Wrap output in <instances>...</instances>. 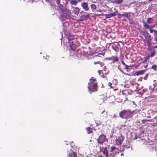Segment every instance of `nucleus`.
I'll return each instance as SVG.
<instances>
[{"instance_id": "c85d7f7f", "label": "nucleus", "mask_w": 157, "mask_h": 157, "mask_svg": "<svg viewBox=\"0 0 157 157\" xmlns=\"http://www.w3.org/2000/svg\"><path fill=\"white\" fill-rule=\"evenodd\" d=\"M149 30H150V33H153V32H154V31H155V30H154V29H152L151 28H150V29H149Z\"/></svg>"}, {"instance_id": "a19ab883", "label": "nucleus", "mask_w": 157, "mask_h": 157, "mask_svg": "<svg viewBox=\"0 0 157 157\" xmlns=\"http://www.w3.org/2000/svg\"><path fill=\"white\" fill-rule=\"evenodd\" d=\"M153 48H154V49H155V48H157V46L154 47Z\"/></svg>"}, {"instance_id": "13d9d810", "label": "nucleus", "mask_w": 157, "mask_h": 157, "mask_svg": "<svg viewBox=\"0 0 157 157\" xmlns=\"http://www.w3.org/2000/svg\"><path fill=\"white\" fill-rule=\"evenodd\" d=\"M131 149L132 150V147H131Z\"/></svg>"}, {"instance_id": "37998d69", "label": "nucleus", "mask_w": 157, "mask_h": 157, "mask_svg": "<svg viewBox=\"0 0 157 157\" xmlns=\"http://www.w3.org/2000/svg\"><path fill=\"white\" fill-rule=\"evenodd\" d=\"M105 68H106V67L105 66L104 69L105 71Z\"/></svg>"}, {"instance_id": "6ab92c4d", "label": "nucleus", "mask_w": 157, "mask_h": 157, "mask_svg": "<svg viewBox=\"0 0 157 157\" xmlns=\"http://www.w3.org/2000/svg\"><path fill=\"white\" fill-rule=\"evenodd\" d=\"M153 19L151 18H149L147 20V22L149 24H150L153 22Z\"/></svg>"}, {"instance_id": "4c0bfd02", "label": "nucleus", "mask_w": 157, "mask_h": 157, "mask_svg": "<svg viewBox=\"0 0 157 157\" xmlns=\"http://www.w3.org/2000/svg\"><path fill=\"white\" fill-rule=\"evenodd\" d=\"M101 77H102L103 78H104L105 77L104 75H101Z\"/></svg>"}, {"instance_id": "4d7b16f0", "label": "nucleus", "mask_w": 157, "mask_h": 157, "mask_svg": "<svg viewBox=\"0 0 157 157\" xmlns=\"http://www.w3.org/2000/svg\"><path fill=\"white\" fill-rule=\"evenodd\" d=\"M100 66H101V67H102V66L101 65Z\"/></svg>"}, {"instance_id": "2eb2a0df", "label": "nucleus", "mask_w": 157, "mask_h": 157, "mask_svg": "<svg viewBox=\"0 0 157 157\" xmlns=\"http://www.w3.org/2000/svg\"><path fill=\"white\" fill-rule=\"evenodd\" d=\"M112 47L113 49L114 47H116L117 48H118L119 46H120L119 43L117 42L112 43Z\"/></svg>"}, {"instance_id": "f704fd0d", "label": "nucleus", "mask_w": 157, "mask_h": 157, "mask_svg": "<svg viewBox=\"0 0 157 157\" xmlns=\"http://www.w3.org/2000/svg\"><path fill=\"white\" fill-rule=\"evenodd\" d=\"M98 63V62H94V63L95 64H97V63Z\"/></svg>"}, {"instance_id": "b1692460", "label": "nucleus", "mask_w": 157, "mask_h": 157, "mask_svg": "<svg viewBox=\"0 0 157 157\" xmlns=\"http://www.w3.org/2000/svg\"><path fill=\"white\" fill-rule=\"evenodd\" d=\"M113 60L115 62H117L118 60V57H115L114 58Z\"/></svg>"}, {"instance_id": "09e8293b", "label": "nucleus", "mask_w": 157, "mask_h": 157, "mask_svg": "<svg viewBox=\"0 0 157 157\" xmlns=\"http://www.w3.org/2000/svg\"><path fill=\"white\" fill-rule=\"evenodd\" d=\"M114 62H115V61H114V60H113V61L112 63H114Z\"/></svg>"}, {"instance_id": "aec40b11", "label": "nucleus", "mask_w": 157, "mask_h": 157, "mask_svg": "<svg viewBox=\"0 0 157 157\" xmlns=\"http://www.w3.org/2000/svg\"><path fill=\"white\" fill-rule=\"evenodd\" d=\"M86 130L88 134H90L92 133V129L90 127H87L86 128Z\"/></svg>"}, {"instance_id": "603ef678", "label": "nucleus", "mask_w": 157, "mask_h": 157, "mask_svg": "<svg viewBox=\"0 0 157 157\" xmlns=\"http://www.w3.org/2000/svg\"><path fill=\"white\" fill-rule=\"evenodd\" d=\"M133 3H132H132H130V5H131V4H133Z\"/></svg>"}, {"instance_id": "c756f323", "label": "nucleus", "mask_w": 157, "mask_h": 157, "mask_svg": "<svg viewBox=\"0 0 157 157\" xmlns=\"http://www.w3.org/2000/svg\"><path fill=\"white\" fill-rule=\"evenodd\" d=\"M122 63L125 65L126 66V67H125V68H127V67H128V66L126 65V64H125V63H124V61H122Z\"/></svg>"}, {"instance_id": "393cba45", "label": "nucleus", "mask_w": 157, "mask_h": 157, "mask_svg": "<svg viewBox=\"0 0 157 157\" xmlns=\"http://www.w3.org/2000/svg\"><path fill=\"white\" fill-rule=\"evenodd\" d=\"M147 44L148 46L151 45V40H147Z\"/></svg>"}, {"instance_id": "ea45409f", "label": "nucleus", "mask_w": 157, "mask_h": 157, "mask_svg": "<svg viewBox=\"0 0 157 157\" xmlns=\"http://www.w3.org/2000/svg\"><path fill=\"white\" fill-rule=\"evenodd\" d=\"M132 103L133 105H136V104L134 101H132Z\"/></svg>"}, {"instance_id": "bb28decb", "label": "nucleus", "mask_w": 157, "mask_h": 157, "mask_svg": "<svg viewBox=\"0 0 157 157\" xmlns=\"http://www.w3.org/2000/svg\"><path fill=\"white\" fill-rule=\"evenodd\" d=\"M89 17V14H87L86 15H82V17H84V18H85L88 17Z\"/></svg>"}, {"instance_id": "f3484780", "label": "nucleus", "mask_w": 157, "mask_h": 157, "mask_svg": "<svg viewBox=\"0 0 157 157\" xmlns=\"http://www.w3.org/2000/svg\"><path fill=\"white\" fill-rule=\"evenodd\" d=\"M144 73V71H140L137 72L136 73V75L137 76H139L140 75H143Z\"/></svg>"}, {"instance_id": "79ce46f5", "label": "nucleus", "mask_w": 157, "mask_h": 157, "mask_svg": "<svg viewBox=\"0 0 157 157\" xmlns=\"http://www.w3.org/2000/svg\"><path fill=\"white\" fill-rule=\"evenodd\" d=\"M98 157H103V156L101 155H99Z\"/></svg>"}, {"instance_id": "412c9836", "label": "nucleus", "mask_w": 157, "mask_h": 157, "mask_svg": "<svg viewBox=\"0 0 157 157\" xmlns=\"http://www.w3.org/2000/svg\"><path fill=\"white\" fill-rule=\"evenodd\" d=\"M90 7L92 10H96L97 8L96 6L94 4H92L91 5Z\"/></svg>"}, {"instance_id": "72a5a7b5", "label": "nucleus", "mask_w": 157, "mask_h": 157, "mask_svg": "<svg viewBox=\"0 0 157 157\" xmlns=\"http://www.w3.org/2000/svg\"><path fill=\"white\" fill-rule=\"evenodd\" d=\"M154 33L155 34L157 35V30H155V31H154Z\"/></svg>"}, {"instance_id": "c9c22d12", "label": "nucleus", "mask_w": 157, "mask_h": 157, "mask_svg": "<svg viewBox=\"0 0 157 157\" xmlns=\"http://www.w3.org/2000/svg\"><path fill=\"white\" fill-rule=\"evenodd\" d=\"M29 1H31V3H32L33 2V0H29Z\"/></svg>"}, {"instance_id": "4468645a", "label": "nucleus", "mask_w": 157, "mask_h": 157, "mask_svg": "<svg viewBox=\"0 0 157 157\" xmlns=\"http://www.w3.org/2000/svg\"><path fill=\"white\" fill-rule=\"evenodd\" d=\"M70 4L71 5L76 6L78 4V2L75 0H71L70 2Z\"/></svg>"}, {"instance_id": "7c9ffc66", "label": "nucleus", "mask_w": 157, "mask_h": 157, "mask_svg": "<svg viewBox=\"0 0 157 157\" xmlns=\"http://www.w3.org/2000/svg\"><path fill=\"white\" fill-rule=\"evenodd\" d=\"M60 0H56V3L58 5H59L60 4Z\"/></svg>"}, {"instance_id": "8fccbe9b", "label": "nucleus", "mask_w": 157, "mask_h": 157, "mask_svg": "<svg viewBox=\"0 0 157 157\" xmlns=\"http://www.w3.org/2000/svg\"><path fill=\"white\" fill-rule=\"evenodd\" d=\"M118 69H119L120 70V69H120V68H119V67H118Z\"/></svg>"}, {"instance_id": "0eeeda50", "label": "nucleus", "mask_w": 157, "mask_h": 157, "mask_svg": "<svg viewBox=\"0 0 157 157\" xmlns=\"http://www.w3.org/2000/svg\"><path fill=\"white\" fill-rule=\"evenodd\" d=\"M81 6L85 11H88L89 10L88 4L86 2H83L82 3Z\"/></svg>"}, {"instance_id": "9d476101", "label": "nucleus", "mask_w": 157, "mask_h": 157, "mask_svg": "<svg viewBox=\"0 0 157 157\" xmlns=\"http://www.w3.org/2000/svg\"><path fill=\"white\" fill-rule=\"evenodd\" d=\"M143 36L147 40H151V36L147 31H144L143 32Z\"/></svg>"}, {"instance_id": "473e14b6", "label": "nucleus", "mask_w": 157, "mask_h": 157, "mask_svg": "<svg viewBox=\"0 0 157 157\" xmlns=\"http://www.w3.org/2000/svg\"><path fill=\"white\" fill-rule=\"evenodd\" d=\"M155 40L157 42V36H155Z\"/></svg>"}, {"instance_id": "58836bf2", "label": "nucleus", "mask_w": 157, "mask_h": 157, "mask_svg": "<svg viewBox=\"0 0 157 157\" xmlns=\"http://www.w3.org/2000/svg\"><path fill=\"white\" fill-rule=\"evenodd\" d=\"M156 25V24H155V25H153L152 26L153 27V28L155 27V26Z\"/></svg>"}, {"instance_id": "864d4df0", "label": "nucleus", "mask_w": 157, "mask_h": 157, "mask_svg": "<svg viewBox=\"0 0 157 157\" xmlns=\"http://www.w3.org/2000/svg\"><path fill=\"white\" fill-rule=\"evenodd\" d=\"M117 90V89H116L114 90V91H115V90Z\"/></svg>"}, {"instance_id": "9b49d317", "label": "nucleus", "mask_w": 157, "mask_h": 157, "mask_svg": "<svg viewBox=\"0 0 157 157\" xmlns=\"http://www.w3.org/2000/svg\"><path fill=\"white\" fill-rule=\"evenodd\" d=\"M79 11L80 10L77 7H73L72 12L76 15L78 16Z\"/></svg>"}, {"instance_id": "4be33fe9", "label": "nucleus", "mask_w": 157, "mask_h": 157, "mask_svg": "<svg viewBox=\"0 0 157 157\" xmlns=\"http://www.w3.org/2000/svg\"><path fill=\"white\" fill-rule=\"evenodd\" d=\"M128 19L129 20V22L131 25H133L135 24V23L133 21V20L130 18L129 17L128 18Z\"/></svg>"}, {"instance_id": "5fc2aeb1", "label": "nucleus", "mask_w": 157, "mask_h": 157, "mask_svg": "<svg viewBox=\"0 0 157 157\" xmlns=\"http://www.w3.org/2000/svg\"><path fill=\"white\" fill-rule=\"evenodd\" d=\"M91 141H92L91 140H90V142H91Z\"/></svg>"}, {"instance_id": "2f4dec72", "label": "nucleus", "mask_w": 157, "mask_h": 157, "mask_svg": "<svg viewBox=\"0 0 157 157\" xmlns=\"http://www.w3.org/2000/svg\"><path fill=\"white\" fill-rule=\"evenodd\" d=\"M117 117V116L115 115L114 114L112 118H116Z\"/></svg>"}, {"instance_id": "f257e3e1", "label": "nucleus", "mask_w": 157, "mask_h": 157, "mask_svg": "<svg viewBox=\"0 0 157 157\" xmlns=\"http://www.w3.org/2000/svg\"><path fill=\"white\" fill-rule=\"evenodd\" d=\"M96 80L94 79L91 78L90 79V82L88 83V90L90 94L92 92L97 91L98 86L97 83L95 82Z\"/></svg>"}, {"instance_id": "a878e982", "label": "nucleus", "mask_w": 157, "mask_h": 157, "mask_svg": "<svg viewBox=\"0 0 157 157\" xmlns=\"http://www.w3.org/2000/svg\"><path fill=\"white\" fill-rule=\"evenodd\" d=\"M123 0H117L116 2L117 3L119 4L121 3L122 2Z\"/></svg>"}, {"instance_id": "de8ad7c7", "label": "nucleus", "mask_w": 157, "mask_h": 157, "mask_svg": "<svg viewBox=\"0 0 157 157\" xmlns=\"http://www.w3.org/2000/svg\"><path fill=\"white\" fill-rule=\"evenodd\" d=\"M100 71H98V72L99 73V75H100Z\"/></svg>"}, {"instance_id": "20e7f679", "label": "nucleus", "mask_w": 157, "mask_h": 157, "mask_svg": "<svg viewBox=\"0 0 157 157\" xmlns=\"http://www.w3.org/2000/svg\"><path fill=\"white\" fill-rule=\"evenodd\" d=\"M119 116L122 118H125L127 119L128 117H131V111L129 110L122 111L120 112Z\"/></svg>"}, {"instance_id": "1a4fd4ad", "label": "nucleus", "mask_w": 157, "mask_h": 157, "mask_svg": "<svg viewBox=\"0 0 157 157\" xmlns=\"http://www.w3.org/2000/svg\"><path fill=\"white\" fill-rule=\"evenodd\" d=\"M130 13H125L123 14H119L118 15L119 16L118 17L121 18L122 17H127L128 18L130 17Z\"/></svg>"}, {"instance_id": "49530a36", "label": "nucleus", "mask_w": 157, "mask_h": 157, "mask_svg": "<svg viewBox=\"0 0 157 157\" xmlns=\"http://www.w3.org/2000/svg\"><path fill=\"white\" fill-rule=\"evenodd\" d=\"M104 154H105V156H106V155H107V153H104Z\"/></svg>"}, {"instance_id": "e433bc0d", "label": "nucleus", "mask_w": 157, "mask_h": 157, "mask_svg": "<svg viewBox=\"0 0 157 157\" xmlns=\"http://www.w3.org/2000/svg\"><path fill=\"white\" fill-rule=\"evenodd\" d=\"M81 18L82 19H84L85 18H84V17H82V15L81 16Z\"/></svg>"}, {"instance_id": "423d86ee", "label": "nucleus", "mask_w": 157, "mask_h": 157, "mask_svg": "<svg viewBox=\"0 0 157 157\" xmlns=\"http://www.w3.org/2000/svg\"><path fill=\"white\" fill-rule=\"evenodd\" d=\"M98 143L99 144L102 145L104 143H107L108 140L104 135H100L97 140Z\"/></svg>"}, {"instance_id": "a18cd8bd", "label": "nucleus", "mask_w": 157, "mask_h": 157, "mask_svg": "<svg viewBox=\"0 0 157 157\" xmlns=\"http://www.w3.org/2000/svg\"><path fill=\"white\" fill-rule=\"evenodd\" d=\"M120 71H121L122 72H123V71L121 69H120Z\"/></svg>"}, {"instance_id": "f03ea898", "label": "nucleus", "mask_w": 157, "mask_h": 157, "mask_svg": "<svg viewBox=\"0 0 157 157\" xmlns=\"http://www.w3.org/2000/svg\"><path fill=\"white\" fill-rule=\"evenodd\" d=\"M61 10V14L59 17L61 21H63L66 19H68L70 17L71 13L69 10L66 8H62Z\"/></svg>"}, {"instance_id": "ddd939ff", "label": "nucleus", "mask_w": 157, "mask_h": 157, "mask_svg": "<svg viewBox=\"0 0 157 157\" xmlns=\"http://www.w3.org/2000/svg\"><path fill=\"white\" fill-rule=\"evenodd\" d=\"M116 143L118 145L121 144L123 142V140L122 137H119L116 139Z\"/></svg>"}, {"instance_id": "c03bdc74", "label": "nucleus", "mask_w": 157, "mask_h": 157, "mask_svg": "<svg viewBox=\"0 0 157 157\" xmlns=\"http://www.w3.org/2000/svg\"><path fill=\"white\" fill-rule=\"evenodd\" d=\"M120 71H121L122 72H123V71L121 69H120Z\"/></svg>"}, {"instance_id": "bf43d9fd", "label": "nucleus", "mask_w": 157, "mask_h": 157, "mask_svg": "<svg viewBox=\"0 0 157 157\" xmlns=\"http://www.w3.org/2000/svg\"><path fill=\"white\" fill-rule=\"evenodd\" d=\"M130 148V147H128V148Z\"/></svg>"}, {"instance_id": "39448f33", "label": "nucleus", "mask_w": 157, "mask_h": 157, "mask_svg": "<svg viewBox=\"0 0 157 157\" xmlns=\"http://www.w3.org/2000/svg\"><path fill=\"white\" fill-rule=\"evenodd\" d=\"M119 153V152L117 148L114 147H111L110 153L109 156L106 154V157H116V155Z\"/></svg>"}, {"instance_id": "f8f14e48", "label": "nucleus", "mask_w": 157, "mask_h": 157, "mask_svg": "<svg viewBox=\"0 0 157 157\" xmlns=\"http://www.w3.org/2000/svg\"><path fill=\"white\" fill-rule=\"evenodd\" d=\"M155 50L154 48H152L150 49V54L148 56H149L153 57L155 54Z\"/></svg>"}, {"instance_id": "6e6552de", "label": "nucleus", "mask_w": 157, "mask_h": 157, "mask_svg": "<svg viewBox=\"0 0 157 157\" xmlns=\"http://www.w3.org/2000/svg\"><path fill=\"white\" fill-rule=\"evenodd\" d=\"M67 38L68 41H70L69 45L71 49L72 50L74 51V49L73 48V44H71V42H70V41L72 40H73V36L71 35H69V36H67ZM72 43V42H71V43Z\"/></svg>"}, {"instance_id": "6e6d98bb", "label": "nucleus", "mask_w": 157, "mask_h": 157, "mask_svg": "<svg viewBox=\"0 0 157 157\" xmlns=\"http://www.w3.org/2000/svg\"><path fill=\"white\" fill-rule=\"evenodd\" d=\"M66 145H67L68 144H67V143H66Z\"/></svg>"}, {"instance_id": "cd10ccee", "label": "nucleus", "mask_w": 157, "mask_h": 157, "mask_svg": "<svg viewBox=\"0 0 157 157\" xmlns=\"http://www.w3.org/2000/svg\"><path fill=\"white\" fill-rule=\"evenodd\" d=\"M112 85V84L110 82H109L108 83V86H110L111 88H113V87L112 86H111Z\"/></svg>"}, {"instance_id": "3c124183", "label": "nucleus", "mask_w": 157, "mask_h": 157, "mask_svg": "<svg viewBox=\"0 0 157 157\" xmlns=\"http://www.w3.org/2000/svg\"><path fill=\"white\" fill-rule=\"evenodd\" d=\"M123 155V154H121V155L122 156V155Z\"/></svg>"}, {"instance_id": "a211bd4d", "label": "nucleus", "mask_w": 157, "mask_h": 157, "mask_svg": "<svg viewBox=\"0 0 157 157\" xmlns=\"http://www.w3.org/2000/svg\"><path fill=\"white\" fill-rule=\"evenodd\" d=\"M116 15V13H113L108 15H107V18H110L113 16Z\"/></svg>"}, {"instance_id": "dca6fc26", "label": "nucleus", "mask_w": 157, "mask_h": 157, "mask_svg": "<svg viewBox=\"0 0 157 157\" xmlns=\"http://www.w3.org/2000/svg\"><path fill=\"white\" fill-rule=\"evenodd\" d=\"M143 23L144 27L145 29H150V26L148 25L147 23H145L144 22H143Z\"/></svg>"}, {"instance_id": "7ed1b4c3", "label": "nucleus", "mask_w": 157, "mask_h": 157, "mask_svg": "<svg viewBox=\"0 0 157 157\" xmlns=\"http://www.w3.org/2000/svg\"><path fill=\"white\" fill-rule=\"evenodd\" d=\"M73 142L71 143V146L70 147L68 148L67 150V157H77V154L75 151V149L72 147Z\"/></svg>"}, {"instance_id": "5701e85b", "label": "nucleus", "mask_w": 157, "mask_h": 157, "mask_svg": "<svg viewBox=\"0 0 157 157\" xmlns=\"http://www.w3.org/2000/svg\"><path fill=\"white\" fill-rule=\"evenodd\" d=\"M152 68L155 70H156L157 68V66L156 65H154L152 66Z\"/></svg>"}]
</instances>
